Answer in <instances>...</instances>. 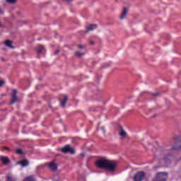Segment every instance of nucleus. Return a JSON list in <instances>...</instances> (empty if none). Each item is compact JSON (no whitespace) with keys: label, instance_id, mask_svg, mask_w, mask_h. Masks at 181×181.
<instances>
[{"label":"nucleus","instance_id":"obj_1","mask_svg":"<svg viewBox=\"0 0 181 181\" xmlns=\"http://www.w3.org/2000/svg\"><path fill=\"white\" fill-rule=\"evenodd\" d=\"M95 166L99 169H105L109 172H114L115 168H117V164H115V161H111L107 158H101L95 162Z\"/></svg>","mask_w":181,"mask_h":181},{"label":"nucleus","instance_id":"obj_2","mask_svg":"<svg viewBox=\"0 0 181 181\" xmlns=\"http://www.w3.org/2000/svg\"><path fill=\"white\" fill-rule=\"evenodd\" d=\"M168 180L167 173H158L153 181H166Z\"/></svg>","mask_w":181,"mask_h":181},{"label":"nucleus","instance_id":"obj_3","mask_svg":"<svg viewBox=\"0 0 181 181\" xmlns=\"http://www.w3.org/2000/svg\"><path fill=\"white\" fill-rule=\"evenodd\" d=\"M62 151L63 153H71V155H74L76 153V150H74L73 147L70 146V145H66L63 147Z\"/></svg>","mask_w":181,"mask_h":181},{"label":"nucleus","instance_id":"obj_4","mask_svg":"<svg viewBox=\"0 0 181 181\" xmlns=\"http://www.w3.org/2000/svg\"><path fill=\"white\" fill-rule=\"evenodd\" d=\"M145 177V173L141 171L138 172L135 175H134V181H142L144 180V178Z\"/></svg>","mask_w":181,"mask_h":181},{"label":"nucleus","instance_id":"obj_5","mask_svg":"<svg viewBox=\"0 0 181 181\" xmlns=\"http://www.w3.org/2000/svg\"><path fill=\"white\" fill-rule=\"evenodd\" d=\"M18 93V90L16 89L13 90V93L11 95V101L10 102V104H15L18 101V96L16 95Z\"/></svg>","mask_w":181,"mask_h":181},{"label":"nucleus","instance_id":"obj_6","mask_svg":"<svg viewBox=\"0 0 181 181\" xmlns=\"http://www.w3.org/2000/svg\"><path fill=\"white\" fill-rule=\"evenodd\" d=\"M35 50H36V52L38 54H40L42 53H45V47L43 45H37L35 47Z\"/></svg>","mask_w":181,"mask_h":181},{"label":"nucleus","instance_id":"obj_7","mask_svg":"<svg viewBox=\"0 0 181 181\" xmlns=\"http://www.w3.org/2000/svg\"><path fill=\"white\" fill-rule=\"evenodd\" d=\"M0 160L3 162L4 165H8V163L11 162V160H9V158L8 157L4 156H0Z\"/></svg>","mask_w":181,"mask_h":181},{"label":"nucleus","instance_id":"obj_8","mask_svg":"<svg viewBox=\"0 0 181 181\" xmlns=\"http://www.w3.org/2000/svg\"><path fill=\"white\" fill-rule=\"evenodd\" d=\"M94 29H97V25L91 24L89 27L87 28L85 33H88V32H91V30H94Z\"/></svg>","mask_w":181,"mask_h":181},{"label":"nucleus","instance_id":"obj_9","mask_svg":"<svg viewBox=\"0 0 181 181\" xmlns=\"http://www.w3.org/2000/svg\"><path fill=\"white\" fill-rule=\"evenodd\" d=\"M67 100H69V98L67 97V95H64V100H60L61 106L63 108H64V107H66V103H67Z\"/></svg>","mask_w":181,"mask_h":181},{"label":"nucleus","instance_id":"obj_10","mask_svg":"<svg viewBox=\"0 0 181 181\" xmlns=\"http://www.w3.org/2000/svg\"><path fill=\"white\" fill-rule=\"evenodd\" d=\"M19 165H21L23 168H25L29 165V160H23L21 161L18 162Z\"/></svg>","mask_w":181,"mask_h":181},{"label":"nucleus","instance_id":"obj_11","mask_svg":"<svg viewBox=\"0 0 181 181\" xmlns=\"http://www.w3.org/2000/svg\"><path fill=\"white\" fill-rule=\"evenodd\" d=\"M48 167L52 170H57V165L53 161L49 164Z\"/></svg>","mask_w":181,"mask_h":181},{"label":"nucleus","instance_id":"obj_12","mask_svg":"<svg viewBox=\"0 0 181 181\" xmlns=\"http://www.w3.org/2000/svg\"><path fill=\"white\" fill-rule=\"evenodd\" d=\"M127 13H128V8H127V7H124L123 9V12L122 13V14L120 16V19H124V18H125V16H127Z\"/></svg>","mask_w":181,"mask_h":181},{"label":"nucleus","instance_id":"obj_13","mask_svg":"<svg viewBox=\"0 0 181 181\" xmlns=\"http://www.w3.org/2000/svg\"><path fill=\"white\" fill-rule=\"evenodd\" d=\"M5 45L7 46V47H10L11 49H13V46H12V42L9 40H7L5 42Z\"/></svg>","mask_w":181,"mask_h":181},{"label":"nucleus","instance_id":"obj_14","mask_svg":"<svg viewBox=\"0 0 181 181\" xmlns=\"http://www.w3.org/2000/svg\"><path fill=\"white\" fill-rule=\"evenodd\" d=\"M24 181H36L33 176H30L28 177L25 178Z\"/></svg>","mask_w":181,"mask_h":181},{"label":"nucleus","instance_id":"obj_15","mask_svg":"<svg viewBox=\"0 0 181 181\" xmlns=\"http://www.w3.org/2000/svg\"><path fill=\"white\" fill-rule=\"evenodd\" d=\"M119 135H120V136H122V138H124V136H125L127 135V132H125L124 130H122L119 132Z\"/></svg>","mask_w":181,"mask_h":181},{"label":"nucleus","instance_id":"obj_16","mask_svg":"<svg viewBox=\"0 0 181 181\" xmlns=\"http://www.w3.org/2000/svg\"><path fill=\"white\" fill-rule=\"evenodd\" d=\"M16 153H17L18 155H23V151H22V149L18 148L16 151Z\"/></svg>","mask_w":181,"mask_h":181},{"label":"nucleus","instance_id":"obj_17","mask_svg":"<svg viewBox=\"0 0 181 181\" xmlns=\"http://www.w3.org/2000/svg\"><path fill=\"white\" fill-rule=\"evenodd\" d=\"M76 56H77L78 57H81V56H84V53L81 52H75Z\"/></svg>","mask_w":181,"mask_h":181},{"label":"nucleus","instance_id":"obj_18","mask_svg":"<svg viewBox=\"0 0 181 181\" xmlns=\"http://www.w3.org/2000/svg\"><path fill=\"white\" fill-rule=\"evenodd\" d=\"M181 146H174L172 147V149L175 150V151H177L179 149H180Z\"/></svg>","mask_w":181,"mask_h":181},{"label":"nucleus","instance_id":"obj_19","mask_svg":"<svg viewBox=\"0 0 181 181\" xmlns=\"http://www.w3.org/2000/svg\"><path fill=\"white\" fill-rule=\"evenodd\" d=\"M7 181H15V178L11 177V176H8Z\"/></svg>","mask_w":181,"mask_h":181},{"label":"nucleus","instance_id":"obj_20","mask_svg":"<svg viewBox=\"0 0 181 181\" xmlns=\"http://www.w3.org/2000/svg\"><path fill=\"white\" fill-rule=\"evenodd\" d=\"M6 1L9 4H15V2H16V0H6Z\"/></svg>","mask_w":181,"mask_h":181},{"label":"nucleus","instance_id":"obj_21","mask_svg":"<svg viewBox=\"0 0 181 181\" xmlns=\"http://www.w3.org/2000/svg\"><path fill=\"white\" fill-rule=\"evenodd\" d=\"M5 84V81L4 80H0V87H2V86Z\"/></svg>","mask_w":181,"mask_h":181},{"label":"nucleus","instance_id":"obj_22","mask_svg":"<svg viewBox=\"0 0 181 181\" xmlns=\"http://www.w3.org/2000/svg\"><path fill=\"white\" fill-rule=\"evenodd\" d=\"M170 158V156H165V157H164V160H165V162H168V159H170V158Z\"/></svg>","mask_w":181,"mask_h":181},{"label":"nucleus","instance_id":"obj_23","mask_svg":"<svg viewBox=\"0 0 181 181\" xmlns=\"http://www.w3.org/2000/svg\"><path fill=\"white\" fill-rule=\"evenodd\" d=\"M101 130H102V132H103V134L105 133V129L104 127H102V128H101Z\"/></svg>","mask_w":181,"mask_h":181},{"label":"nucleus","instance_id":"obj_24","mask_svg":"<svg viewBox=\"0 0 181 181\" xmlns=\"http://www.w3.org/2000/svg\"><path fill=\"white\" fill-rule=\"evenodd\" d=\"M78 49H83V48L84 47V46H83V45H78Z\"/></svg>","mask_w":181,"mask_h":181},{"label":"nucleus","instance_id":"obj_25","mask_svg":"<svg viewBox=\"0 0 181 181\" xmlns=\"http://www.w3.org/2000/svg\"><path fill=\"white\" fill-rule=\"evenodd\" d=\"M59 52H60L59 49L56 50V51L54 52V54H57L59 53Z\"/></svg>","mask_w":181,"mask_h":181},{"label":"nucleus","instance_id":"obj_26","mask_svg":"<svg viewBox=\"0 0 181 181\" xmlns=\"http://www.w3.org/2000/svg\"><path fill=\"white\" fill-rule=\"evenodd\" d=\"M94 44H95L94 41H90V45H93Z\"/></svg>","mask_w":181,"mask_h":181},{"label":"nucleus","instance_id":"obj_27","mask_svg":"<svg viewBox=\"0 0 181 181\" xmlns=\"http://www.w3.org/2000/svg\"><path fill=\"white\" fill-rule=\"evenodd\" d=\"M4 149H6L7 151H11V149L8 147H4Z\"/></svg>","mask_w":181,"mask_h":181},{"label":"nucleus","instance_id":"obj_28","mask_svg":"<svg viewBox=\"0 0 181 181\" xmlns=\"http://www.w3.org/2000/svg\"><path fill=\"white\" fill-rule=\"evenodd\" d=\"M64 1H66L67 2H70V1H71L73 0H64Z\"/></svg>","mask_w":181,"mask_h":181},{"label":"nucleus","instance_id":"obj_29","mask_svg":"<svg viewBox=\"0 0 181 181\" xmlns=\"http://www.w3.org/2000/svg\"><path fill=\"white\" fill-rule=\"evenodd\" d=\"M153 95H157V94L156 93H153Z\"/></svg>","mask_w":181,"mask_h":181},{"label":"nucleus","instance_id":"obj_30","mask_svg":"<svg viewBox=\"0 0 181 181\" xmlns=\"http://www.w3.org/2000/svg\"><path fill=\"white\" fill-rule=\"evenodd\" d=\"M1 26H2V23H0V28H1Z\"/></svg>","mask_w":181,"mask_h":181},{"label":"nucleus","instance_id":"obj_31","mask_svg":"<svg viewBox=\"0 0 181 181\" xmlns=\"http://www.w3.org/2000/svg\"><path fill=\"white\" fill-rule=\"evenodd\" d=\"M158 151H160V148H159L158 149Z\"/></svg>","mask_w":181,"mask_h":181},{"label":"nucleus","instance_id":"obj_32","mask_svg":"<svg viewBox=\"0 0 181 181\" xmlns=\"http://www.w3.org/2000/svg\"><path fill=\"white\" fill-rule=\"evenodd\" d=\"M18 15H20V13H19V12H18Z\"/></svg>","mask_w":181,"mask_h":181},{"label":"nucleus","instance_id":"obj_33","mask_svg":"<svg viewBox=\"0 0 181 181\" xmlns=\"http://www.w3.org/2000/svg\"><path fill=\"white\" fill-rule=\"evenodd\" d=\"M38 40H40V39H38Z\"/></svg>","mask_w":181,"mask_h":181}]
</instances>
